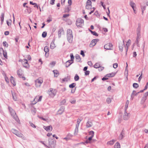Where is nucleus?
<instances>
[{
    "label": "nucleus",
    "instance_id": "57",
    "mask_svg": "<svg viewBox=\"0 0 148 148\" xmlns=\"http://www.w3.org/2000/svg\"><path fill=\"white\" fill-rule=\"evenodd\" d=\"M131 40H130L129 39L127 42V43L126 45V47H127V45H129L131 43Z\"/></svg>",
    "mask_w": 148,
    "mask_h": 148
},
{
    "label": "nucleus",
    "instance_id": "55",
    "mask_svg": "<svg viewBox=\"0 0 148 148\" xmlns=\"http://www.w3.org/2000/svg\"><path fill=\"white\" fill-rule=\"evenodd\" d=\"M92 7V5H86V8L88 9H90Z\"/></svg>",
    "mask_w": 148,
    "mask_h": 148
},
{
    "label": "nucleus",
    "instance_id": "33",
    "mask_svg": "<svg viewBox=\"0 0 148 148\" xmlns=\"http://www.w3.org/2000/svg\"><path fill=\"white\" fill-rule=\"evenodd\" d=\"M129 103V101L128 100H127L126 102L125 106V109H124L125 111H126L128 107Z\"/></svg>",
    "mask_w": 148,
    "mask_h": 148
},
{
    "label": "nucleus",
    "instance_id": "24",
    "mask_svg": "<svg viewBox=\"0 0 148 148\" xmlns=\"http://www.w3.org/2000/svg\"><path fill=\"white\" fill-rule=\"evenodd\" d=\"M4 13H2L1 14V24L2 25L4 21Z\"/></svg>",
    "mask_w": 148,
    "mask_h": 148
},
{
    "label": "nucleus",
    "instance_id": "29",
    "mask_svg": "<svg viewBox=\"0 0 148 148\" xmlns=\"http://www.w3.org/2000/svg\"><path fill=\"white\" fill-rule=\"evenodd\" d=\"M11 79H10L11 83L14 86L16 85V83L14 80V78L12 76L11 77Z\"/></svg>",
    "mask_w": 148,
    "mask_h": 148
},
{
    "label": "nucleus",
    "instance_id": "34",
    "mask_svg": "<svg viewBox=\"0 0 148 148\" xmlns=\"http://www.w3.org/2000/svg\"><path fill=\"white\" fill-rule=\"evenodd\" d=\"M50 47V48L52 49H53L55 47V45L54 43V42H52L51 43Z\"/></svg>",
    "mask_w": 148,
    "mask_h": 148
},
{
    "label": "nucleus",
    "instance_id": "53",
    "mask_svg": "<svg viewBox=\"0 0 148 148\" xmlns=\"http://www.w3.org/2000/svg\"><path fill=\"white\" fill-rule=\"evenodd\" d=\"M92 33L93 35H95L96 36H98L97 34L95 31L92 32Z\"/></svg>",
    "mask_w": 148,
    "mask_h": 148
},
{
    "label": "nucleus",
    "instance_id": "13",
    "mask_svg": "<svg viewBox=\"0 0 148 148\" xmlns=\"http://www.w3.org/2000/svg\"><path fill=\"white\" fill-rule=\"evenodd\" d=\"M112 45L110 43H108L106 44L104 47V48L107 50H111Z\"/></svg>",
    "mask_w": 148,
    "mask_h": 148
},
{
    "label": "nucleus",
    "instance_id": "11",
    "mask_svg": "<svg viewBox=\"0 0 148 148\" xmlns=\"http://www.w3.org/2000/svg\"><path fill=\"white\" fill-rule=\"evenodd\" d=\"M130 116V113H128L126 111L124 110V112L123 115V118L124 120H127L129 119Z\"/></svg>",
    "mask_w": 148,
    "mask_h": 148
},
{
    "label": "nucleus",
    "instance_id": "7",
    "mask_svg": "<svg viewBox=\"0 0 148 148\" xmlns=\"http://www.w3.org/2000/svg\"><path fill=\"white\" fill-rule=\"evenodd\" d=\"M17 73L19 77L22 78L23 80H25V77L23 76V72L21 69H19L17 71Z\"/></svg>",
    "mask_w": 148,
    "mask_h": 148
},
{
    "label": "nucleus",
    "instance_id": "12",
    "mask_svg": "<svg viewBox=\"0 0 148 148\" xmlns=\"http://www.w3.org/2000/svg\"><path fill=\"white\" fill-rule=\"evenodd\" d=\"M99 41V39H94L92 40L91 42L90 45L89 46L90 47H92L95 46L96 43Z\"/></svg>",
    "mask_w": 148,
    "mask_h": 148
},
{
    "label": "nucleus",
    "instance_id": "19",
    "mask_svg": "<svg viewBox=\"0 0 148 148\" xmlns=\"http://www.w3.org/2000/svg\"><path fill=\"white\" fill-rule=\"evenodd\" d=\"M11 92L13 99L14 101H16L17 100V99L16 97L15 93L14 92H12V91H11Z\"/></svg>",
    "mask_w": 148,
    "mask_h": 148
},
{
    "label": "nucleus",
    "instance_id": "22",
    "mask_svg": "<svg viewBox=\"0 0 148 148\" xmlns=\"http://www.w3.org/2000/svg\"><path fill=\"white\" fill-rule=\"evenodd\" d=\"M76 61L77 62H80L81 60V58L79 55L77 54L75 56Z\"/></svg>",
    "mask_w": 148,
    "mask_h": 148
},
{
    "label": "nucleus",
    "instance_id": "23",
    "mask_svg": "<svg viewBox=\"0 0 148 148\" xmlns=\"http://www.w3.org/2000/svg\"><path fill=\"white\" fill-rule=\"evenodd\" d=\"M71 60H69L67 61L65 63V66L66 67H68L72 63V62H71Z\"/></svg>",
    "mask_w": 148,
    "mask_h": 148
},
{
    "label": "nucleus",
    "instance_id": "62",
    "mask_svg": "<svg viewBox=\"0 0 148 148\" xmlns=\"http://www.w3.org/2000/svg\"><path fill=\"white\" fill-rule=\"evenodd\" d=\"M78 129L75 128V130L74 134H77L78 132Z\"/></svg>",
    "mask_w": 148,
    "mask_h": 148
},
{
    "label": "nucleus",
    "instance_id": "32",
    "mask_svg": "<svg viewBox=\"0 0 148 148\" xmlns=\"http://www.w3.org/2000/svg\"><path fill=\"white\" fill-rule=\"evenodd\" d=\"M11 131L13 134L16 135H17V134L18 132V131L14 129H12L11 130Z\"/></svg>",
    "mask_w": 148,
    "mask_h": 148
},
{
    "label": "nucleus",
    "instance_id": "37",
    "mask_svg": "<svg viewBox=\"0 0 148 148\" xmlns=\"http://www.w3.org/2000/svg\"><path fill=\"white\" fill-rule=\"evenodd\" d=\"M147 99V97H145L143 96L142 97V101H141V103L142 104H143L145 101V100Z\"/></svg>",
    "mask_w": 148,
    "mask_h": 148
},
{
    "label": "nucleus",
    "instance_id": "26",
    "mask_svg": "<svg viewBox=\"0 0 148 148\" xmlns=\"http://www.w3.org/2000/svg\"><path fill=\"white\" fill-rule=\"evenodd\" d=\"M63 29H60L58 30V34L59 38H60L61 37V33L62 32H63Z\"/></svg>",
    "mask_w": 148,
    "mask_h": 148
},
{
    "label": "nucleus",
    "instance_id": "42",
    "mask_svg": "<svg viewBox=\"0 0 148 148\" xmlns=\"http://www.w3.org/2000/svg\"><path fill=\"white\" fill-rule=\"evenodd\" d=\"M89 135L91 137H93L94 135V132L93 131H90L89 132Z\"/></svg>",
    "mask_w": 148,
    "mask_h": 148
},
{
    "label": "nucleus",
    "instance_id": "49",
    "mask_svg": "<svg viewBox=\"0 0 148 148\" xmlns=\"http://www.w3.org/2000/svg\"><path fill=\"white\" fill-rule=\"evenodd\" d=\"M34 101H35V103H34L35 104L37 103L39 101H38V97H36V98L34 99Z\"/></svg>",
    "mask_w": 148,
    "mask_h": 148
},
{
    "label": "nucleus",
    "instance_id": "20",
    "mask_svg": "<svg viewBox=\"0 0 148 148\" xmlns=\"http://www.w3.org/2000/svg\"><path fill=\"white\" fill-rule=\"evenodd\" d=\"M17 136H18V137H19L20 138H21L22 139H23V140H25V138L24 137V136L21 133H18L17 134V135H16Z\"/></svg>",
    "mask_w": 148,
    "mask_h": 148
},
{
    "label": "nucleus",
    "instance_id": "45",
    "mask_svg": "<svg viewBox=\"0 0 148 148\" xmlns=\"http://www.w3.org/2000/svg\"><path fill=\"white\" fill-rule=\"evenodd\" d=\"M111 100L110 98L109 97H108L107 98L106 101L107 103H108L109 104L111 102Z\"/></svg>",
    "mask_w": 148,
    "mask_h": 148
},
{
    "label": "nucleus",
    "instance_id": "28",
    "mask_svg": "<svg viewBox=\"0 0 148 148\" xmlns=\"http://www.w3.org/2000/svg\"><path fill=\"white\" fill-rule=\"evenodd\" d=\"M115 74L114 73H110L106 75V76L108 77H112L114 76Z\"/></svg>",
    "mask_w": 148,
    "mask_h": 148
},
{
    "label": "nucleus",
    "instance_id": "35",
    "mask_svg": "<svg viewBox=\"0 0 148 148\" xmlns=\"http://www.w3.org/2000/svg\"><path fill=\"white\" fill-rule=\"evenodd\" d=\"M76 84L75 83H73L71 84H70L69 86V87L70 88H74L76 86Z\"/></svg>",
    "mask_w": 148,
    "mask_h": 148
},
{
    "label": "nucleus",
    "instance_id": "43",
    "mask_svg": "<svg viewBox=\"0 0 148 148\" xmlns=\"http://www.w3.org/2000/svg\"><path fill=\"white\" fill-rule=\"evenodd\" d=\"M91 3L92 2L90 0H88L86 2V5H92Z\"/></svg>",
    "mask_w": 148,
    "mask_h": 148
},
{
    "label": "nucleus",
    "instance_id": "17",
    "mask_svg": "<svg viewBox=\"0 0 148 148\" xmlns=\"http://www.w3.org/2000/svg\"><path fill=\"white\" fill-rule=\"evenodd\" d=\"M64 107L63 106L61 107L58 110V114H62L64 112Z\"/></svg>",
    "mask_w": 148,
    "mask_h": 148
},
{
    "label": "nucleus",
    "instance_id": "54",
    "mask_svg": "<svg viewBox=\"0 0 148 148\" xmlns=\"http://www.w3.org/2000/svg\"><path fill=\"white\" fill-rule=\"evenodd\" d=\"M80 54L82 55L83 57H84L85 56V54L84 51L83 50L81 51Z\"/></svg>",
    "mask_w": 148,
    "mask_h": 148
},
{
    "label": "nucleus",
    "instance_id": "40",
    "mask_svg": "<svg viewBox=\"0 0 148 148\" xmlns=\"http://www.w3.org/2000/svg\"><path fill=\"white\" fill-rule=\"evenodd\" d=\"M79 77L77 74H76L74 77V80L75 81H77L79 80Z\"/></svg>",
    "mask_w": 148,
    "mask_h": 148
},
{
    "label": "nucleus",
    "instance_id": "39",
    "mask_svg": "<svg viewBox=\"0 0 148 148\" xmlns=\"http://www.w3.org/2000/svg\"><path fill=\"white\" fill-rule=\"evenodd\" d=\"M92 137L90 136L89 137L88 140H87L85 142V143H89L90 142V141L92 139Z\"/></svg>",
    "mask_w": 148,
    "mask_h": 148
},
{
    "label": "nucleus",
    "instance_id": "51",
    "mask_svg": "<svg viewBox=\"0 0 148 148\" xmlns=\"http://www.w3.org/2000/svg\"><path fill=\"white\" fill-rule=\"evenodd\" d=\"M108 79V77L106 76V75L105 76L103 77L102 79L103 81H105L106 79Z\"/></svg>",
    "mask_w": 148,
    "mask_h": 148
},
{
    "label": "nucleus",
    "instance_id": "46",
    "mask_svg": "<svg viewBox=\"0 0 148 148\" xmlns=\"http://www.w3.org/2000/svg\"><path fill=\"white\" fill-rule=\"evenodd\" d=\"M47 33L45 32H43L42 34V36L43 38H45L46 36Z\"/></svg>",
    "mask_w": 148,
    "mask_h": 148
},
{
    "label": "nucleus",
    "instance_id": "8",
    "mask_svg": "<svg viewBox=\"0 0 148 148\" xmlns=\"http://www.w3.org/2000/svg\"><path fill=\"white\" fill-rule=\"evenodd\" d=\"M49 148H54L56 145V141L53 139L49 140Z\"/></svg>",
    "mask_w": 148,
    "mask_h": 148
},
{
    "label": "nucleus",
    "instance_id": "9",
    "mask_svg": "<svg viewBox=\"0 0 148 148\" xmlns=\"http://www.w3.org/2000/svg\"><path fill=\"white\" fill-rule=\"evenodd\" d=\"M22 63L24 67L27 69L29 68V65L28 63L27 60L24 59L22 60Z\"/></svg>",
    "mask_w": 148,
    "mask_h": 148
},
{
    "label": "nucleus",
    "instance_id": "47",
    "mask_svg": "<svg viewBox=\"0 0 148 148\" xmlns=\"http://www.w3.org/2000/svg\"><path fill=\"white\" fill-rule=\"evenodd\" d=\"M66 136L68 137V138L70 140L71 139V138L72 137L73 135L71 134L70 133H69Z\"/></svg>",
    "mask_w": 148,
    "mask_h": 148
},
{
    "label": "nucleus",
    "instance_id": "64",
    "mask_svg": "<svg viewBox=\"0 0 148 148\" xmlns=\"http://www.w3.org/2000/svg\"><path fill=\"white\" fill-rule=\"evenodd\" d=\"M32 114H34L36 112V110L35 109H34L32 110Z\"/></svg>",
    "mask_w": 148,
    "mask_h": 148
},
{
    "label": "nucleus",
    "instance_id": "50",
    "mask_svg": "<svg viewBox=\"0 0 148 148\" xmlns=\"http://www.w3.org/2000/svg\"><path fill=\"white\" fill-rule=\"evenodd\" d=\"M29 123L31 126H32V127L34 128H35L36 127L35 126V125L34 124L32 123V122H29Z\"/></svg>",
    "mask_w": 148,
    "mask_h": 148
},
{
    "label": "nucleus",
    "instance_id": "16",
    "mask_svg": "<svg viewBox=\"0 0 148 148\" xmlns=\"http://www.w3.org/2000/svg\"><path fill=\"white\" fill-rule=\"evenodd\" d=\"M44 128L47 131H51L52 129V127L51 125H49L47 126H44Z\"/></svg>",
    "mask_w": 148,
    "mask_h": 148
},
{
    "label": "nucleus",
    "instance_id": "25",
    "mask_svg": "<svg viewBox=\"0 0 148 148\" xmlns=\"http://www.w3.org/2000/svg\"><path fill=\"white\" fill-rule=\"evenodd\" d=\"M53 72L54 73L55 77H57L59 75V72L57 70L53 71Z\"/></svg>",
    "mask_w": 148,
    "mask_h": 148
},
{
    "label": "nucleus",
    "instance_id": "36",
    "mask_svg": "<svg viewBox=\"0 0 148 148\" xmlns=\"http://www.w3.org/2000/svg\"><path fill=\"white\" fill-rule=\"evenodd\" d=\"M100 66V65L98 63H96L94 65V67L95 68H98Z\"/></svg>",
    "mask_w": 148,
    "mask_h": 148
},
{
    "label": "nucleus",
    "instance_id": "56",
    "mask_svg": "<svg viewBox=\"0 0 148 148\" xmlns=\"http://www.w3.org/2000/svg\"><path fill=\"white\" fill-rule=\"evenodd\" d=\"M82 120V119L81 118L78 119L77 121V124H79V123Z\"/></svg>",
    "mask_w": 148,
    "mask_h": 148
},
{
    "label": "nucleus",
    "instance_id": "38",
    "mask_svg": "<svg viewBox=\"0 0 148 148\" xmlns=\"http://www.w3.org/2000/svg\"><path fill=\"white\" fill-rule=\"evenodd\" d=\"M139 92H138L137 93H136V92L135 90H133V92L132 93V94L131 95V96L132 97V95H137Z\"/></svg>",
    "mask_w": 148,
    "mask_h": 148
},
{
    "label": "nucleus",
    "instance_id": "6",
    "mask_svg": "<svg viewBox=\"0 0 148 148\" xmlns=\"http://www.w3.org/2000/svg\"><path fill=\"white\" fill-rule=\"evenodd\" d=\"M43 81L41 78H39L35 80V84L36 87H40Z\"/></svg>",
    "mask_w": 148,
    "mask_h": 148
},
{
    "label": "nucleus",
    "instance_id": "15",
    "mask_svg": "<svg viewBox=\"0 0 148 148\" xmlns=\"http://www.w3.org/2000/svg\"><path fill=\"white\" fill-rule=\"evenodd\" d=\"M124 132H123V130H122L118 138V139L119 140H121L124 137Z\"/></svg>",
    "mask_w": 148,
    "mask_h": 148
},
{
    "label": "nucleus",
    "instance_id": "1",
    "mask_svg": "<svg viewBox=\"0 0 148 148\" xmlns=\"http://www.w3.org/2000/svg\"><path fill=\"white\" fill-rule=\"evenodd\" d=\"M140 27L141 25L140 24H138V27L137 29V36L136 38V40L135 42L136 43L137 46L138 47H139L140 45L139 42L140 38Z\"/></svg>",
    "mask_w": 148,
    "mask_h": 148
},
{
    "label": "nucleus",
    "instance_id": "59",
    "mask_svg": "<svg viewBox=\"0 0 148 148\" xmlns=\"http://www.w3.org/2000/svg\"><path fill=\"white\" fill-rule=\"evenodd\" d=\"M55 0H51L50 2V3L52 5H54V2Z\"/></svg>",
    "mask_w": 148,
    "mask_h": 148
},
{
    "label": "nucleus",
    "instance_id": "4",
    "mask_svg": "<svg viewBox=\"0 0 148 148\" xmlns=\"http://www.w3.org/2000/svg\"><path fill=\"white\" fill-rule=\"evenodd\" d=\"M84 21L81 18H78L76 22V24L77 27H82L84 24Z\"/></svg>",
    "mask_w": 148,
    "mask_h": 148
},
{
    "label": "nucleus",
    "instance_id": "14",
    "mask_svg": "<svg viewBox=\"0 0 148 148\" xmlns=\"http://www.w3.org/2000/svg\"><path fill=\"white\" fill-rule=\"evenodd\" d=\"M92 125V123L91 121L88 120L86 123V127L89 128L91 127Z\"/></svg>",
    "mask_w": 148,
    "mask_h": 148
},
{
    "label": "nucleus",
    "instance_id": "27",
    "mask_svg": "<svg viewBox=\"0 0 148 148\" xmlns=\"http://www.w3.org/2000/svg\"><path fill=\"white\" fill-rule=\"evenodd\" d=\"M115 141V140H114L113 139L112 140L108 142L107 143V144L108 145H112L114 144V142Z\"/></svg>",
    "mask_w": 148,
    "mask_h": 148
},
{
    "label": "nucleus",
    "instance_id": "58",
    "mask_svg": "<svg viewBox=\"0 0 148 148\" xmlns=\"http://www.w3.org/2000/svg\"><path fill=\"white\" fill-rule=\"evenodd\" d=\"M118 67V64L117 63H115L113 64V67L114 68L116 69Z\"/></svg>",
    "mask_w": 148,
    "mask_h": 148
},
{
    "label": "nucleus",
    "instance_id": "61",
    "mask_svg": "<svg viewBox=\"0 0 148 148\" xmlns=\"http://www.w3.org/2000/svg\"><path fill=\"white\" fill-rule=\"evenodd\" d=\"M70 102L72 104H75L76 103V100L73 99V100L70 101Z\"/></svg>",
    "mask_w": 148,
    "mask_h": 148
},
{
    "label": "nucleus",
    "instance_id": "44",
    "mask_svg": "<svg viewBox=\"0 0 148 148\" xmlns=\"http://www.w3.org/2000/svg\"><path fill=\"white\" fill-rule=\"evenodd\" d=\"M3 46L5 47H8V43L5 41H4L3 42Z\"/></svg>",
    "mask_w": 148,
    "mask_h": 148
},
{
    "label": "nucleus",
    "instance_id": "3",
    "mask_svg": "<svg viewBox=\"0 0 148 148\" xmlns=\"http://www.w3.org/2000/svg\"><path fill=\"white\" fill-rule=\"evenodd\" d=\"M67 38L68 41L69 43H72L73 35L72 34V31L70 29H69L67 30Z\"/></svg>",
    "mask_w": 148,
    "mask_h": 148
},
{
    "label": "nucleus",
    "instance_id": "21",
    "mask_svg": "<svg viewBox=\"0 0 148 148\" xmlns=\"http://www.w3.org/2000/svg\"><path fill=\"white\" fill-rule=\"evenodd\" d=\"M130 5L133 9L134 8V7L136 6L135 4L132 1H130Z\"/></svg>",
    "mask_w": 148,
    "mask_h": 148
},
{
    "label": "nucleus",
    "instance_id": "10",
    "mask_svg": "<svg viewBox=\"0 0 148 148\" xmlns=\"http://www.w3.org/2000/svg\"><path fill=\"white\" fill-rule=\"evenodd\" d=\"M124 40H123V41H120L119 42V47L120 51H122L124 46H125Z\"/></svg>",
    "mask_w": 148,
    "mask_h": 148
},
{
    "label": "nucleus",
    "instance_id": "2",
    "mask_svg": "<svg viewBox=\"0 0 148 148\" xmlns=\"http://www.w3.org/2000/svg\"><path fill=\"white\" fill-rule=\"evenodd\" d=\"M8 109L11 116L18 123L20 121L15 111L10 107H8Z\"/></svg>",
    "mask_w": 148,
    "mask_h": 148
},
{
    "label": "nucleus",
    "instance_id": "63",
    "mask_svg": "<svg viewBox=\"0 0 148 148\" xmlns=\"http://www.w3.org/2000/svg\"><path fill=\"white\" fill-rule=\"evenodd\" d=\"M99 68V71H102L104 69V68L103 67L100 66Z\"/></svg>",
    "mask_w": 148,
    "mask_h": 148
},
{
    "label": "nucleus",
    "instance_id": "48",
    "mask_svg": "<svg viewBox=\"0 0 148 148\" xmlns=\"http://www.w3.org/2000/svg\"><path fill=\"white\" fill-rule=\"evenodd\" d=\"M70 57L71 59V61H73L74 59V57L73 54L71 53L70 54Z\"/></svg>",
    "mask_w": 148,
    "mask_h": 148
},
{
    "label": "nucleus",
    "instance_id": "31",
    "mask_svg": "<svg viewBox=\"0 0 148 148\" xmlns=\"http://www.w3.org/2000/svg\"><path fill=\"white\" fill-rule=\"evenodd\" d=\"M44 51L45 52V54H46L47 52H48L49 51V47L47 46H45L44 48Z\"/></svg>",
    "mask_w": 148,
    "mask_h": 148
},
{
    "label": "nucleus",
    "instance_id": "30",
    "mask_svg": "<svg viewBox=\"0 0 148 148\" xmlns=\"http://www.w3.org/2000/svg\"><path fill=\"white\" fill-rule=\"evenodd\" d=\"M114 148H120V143L117 142L114 145Z\"/></svg>",
    "mask_w": 148,
    "mask_h": 148
},
{
    "label": "nucleus",
    "instance_id": "5",
    "mask_svg": "<svg viewBox=\"0 0 148 148\" xmlns=\"http://www.w3.org/2000/svg\"><path fill=\"white\" fill-rule=\"evenodd\" d=\"M48 94L51 97H53L56 94L57 90L56 89H53L52 88H50L49 90Z\"/></svg>",
    "mask_w": 148,
    "mask_h": 148
},
{
    "label": "nucleus",
    "instance_id": "41",
    "mask_svg": "<svg viewBox=\"0 0 148 148\" xmlns=\"http://www.w3.org/2000/svg\"><path fill=\"white\" fill-rule=\"evenodd\" d=\"M133 86L134 88H136L138 87L139 85L138 84L134 83L133 84Z\"/></svg>",
    "mask_w": 148,
    "mask_h": 148
},
{
    "label": "nucleus",
    "instance_id": "18",
    "mask_svg": "<svg viewBox=\"0 0 148 148\" xmlns=\"http://www.w3.org/2000/svg\"><path fill=\"white\" fill-rule=\"evenodd\" d=\"M2 50L3 52V54L4 57L5 58H7V52L6 51H4L3 50L2 48H0V50Z\"/></svg>",
    "mask_w": 148,
    "mask_h": 148
},
{
    "label": "nucleus",
    "instance_id": "52",
    "mask_svg": "<svg viewBox=\"0 0 148 148\" xmlns=\"http://www.w3.org/2000/svg\"><path fill=\"white\" fill-rule=\"evenodd\" d=\"M90 73V72L89 71H86L85 72V75H88Z\"/></svg>",
    "mask_w": 148,
    "mask_h": 148
},
{
    "label": "nucleus",
    "instance_id": "60",
    "mask_svg": "<svg viewBox=\"0 0 148 148\" xmlns=\"http://www.w3.org/2000/svg\"><path fill=\"white\" fill-rule=\"evenodd\" d=\"M88 64L90 66H92V63L91 61H88Z\"/></svg>",
    "mask_w": 148,
    "mask_h": 148
}]
</instances>
